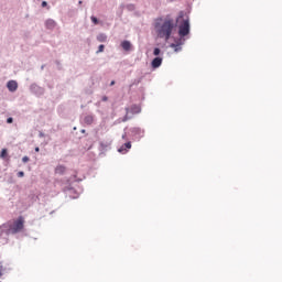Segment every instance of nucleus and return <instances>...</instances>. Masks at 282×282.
<instances>
[{"label": "nucleus", "instance_id": "obj_20", "mask_svg": "<svg viewBox=\"0 0 282 282\" xmlns=\"http://www.w3.org/2000/svg\"><path fill=\"white\" fill-rule=\"evenodd\" d=\"M91 23H94V25H98V23H100V21L98 20V18L96 17H90Z\"/></svg>", "mask_w": 282, "mask_h": 282}, {"label": "nucleus", "instance_id": "obj_41", "mask_svg": "<svg viewBox=\"0 0 282 282\" xmlns=\"http://www.w3.org/2000/svg\"><path fill=\"white\" fill-rule=\"evenodd\" d=\"M41 69H45V65H42V66H41Z\"/></svg>", "mask_w": 282, "mask_h": 282}, {"label": "nucleus", "instance_id": "obj_1", "mask_svg": "<svg viewBox=\"0 0 282 282\" xmlns=\"http://www.w3.org/2000/svg\"><path fill=\"white\" fill-rule=\"evenodd\" d=\"M154 30L159 39H165L169 41L173 30H175V22L172 19L165 20L162 24L160 22L154 23Z\"/></svg>", "mask_w": 282, "mask_h": 282}, {"label": "nucleus", "instance_id": "obj_14", "mask_svg": "<svg viewBox=\"0 0 282 282\" xmlns=\"http://www.w3.org/2000/svg\"><path fill=\"white\" fill-rule=\"evenodd\" d=\"M130 111H131V113H140V111H142V108L138 105H132L130 107Z\"/></svg>", "mask_w": 282, "mask_h": 282}, {"label": "nucleus", "instance_id": "obj_22", "mask_svg": "<svg viewBox=\"0 0 282 282\" xmlns=\"http://www.w3.org/2000/svg\"><path fill=\"white\" fill-rule=\"evenodd\" d=\"M118 153H128V150L124 148V145H122V147H120L119 149H118Z\"/></svg>", "mask_w": 282, "mask_h": 282}, {"label": "nucleus", "instance_id": "obj_43", "mask_svg": "<svg viewBox=\"0 0 282 282\" xmlns=\"http://www.w3.org/2000/svg\"><path fill=\"white\" fill-rule=\"evenodd\" d=\"M127 113H129V108H126Z\"/></svg>", "mask_w": 282, "mask_h": 282}, {"label": "nucleus", "instance_id": "obj_9", "mask_svg": "<svg viewBox=\"0 0 282 282\" xmlns=\"http://www.w3.org/2000/svg\"><path fill=\"white\" fill-rule=\"evenodd\" d=\"M162 61L163 58L161 56L154 57L151 62V67L153 69H158L159 67H162Z\"/></svg>", "mask_w": 282, "mask_h": 282}, {"label": "nucleus", "instance_id": "obj_25", "mask_svg": "<svg viewBox=\"0 0 282 282\" xmlns=\"http://www.w3.org/2000/svg\"><path fill=\"white\" fill-rule=\"evenodd\" d=\"M181 45H182V43H171L170 47L175 50V47H180Z\"/></svg>", "mask_w": 282, "mask_h": 282}, {"label": "nucleus", "instance_id": "obj_16", "mask_svg": "<svg viewBox=\"0 0 282 282\" xmlns=\"http://www.w3.org/2000/svg\"><path fill=\"white\" fill-rule=\"evenodd\" d=\"M97 41H99V43H105L107 41V35L105 33L99 34Z\"/></svg>", "mask_w": 282, "mask_h": 282}, {"label": "nucleus", "instance_id": "obj_45", "mask_svg": "<svg viewBox=\"0 0 282 282\" xmlns=\"http://www.w3.org/2000/svg\"><path fill=\"white\" fill-rule=\"evenodd\" d=\"M76 197H78V196H73V199H76Z\"/></svg>", "mask_w": 282, "mask_h": 282}, {"label": "nucleus", "instance_id": "obj_13", "mask_svg": "<svg viewBox=\"0 0 282 282\" xmlns=\"http://www.w3.org/2000/svg\"><path fill=\"white\" fill-rule=\"evenodd\" d=\"M143 79H144V76L133 79L132 84H130V89L131 87H134V86L138 87V85L141 84Z\"/></svg>", "mask_w": 282, "mask_h": 282}, {"label": "nucleus", "instance_id": "obj_31", "mask_svg": "<svg viewBox=\"0 0 282 282\" xmlns=\"http://www.w3.org/2000/svg\"><path fill=\"white\" fill-rule=\"evenodd\" d=\"M174 52H182V47L181 46H176L175 48H174Z\"/></svg>", "mask_w": 282, "mask_h": 282}, {"label": "nucleus", "instance_id": "obj_39", "mask_svg": "<svg viewBox=\"0 0 282 282\" xmlns=\"http://www.w3.org/2000/svg\"><path fill=\"white\" fill-rule=\"evenodd\" d=\"M32 199L36 200V196L35 195H31Z\"/></svg>", "mask_w": 282, "mask_h": 282}, {"label": "nucleus", "instance_id": "obj_4", "mask_svg": "<svg viewBox=\"0 0 282 282\" xmlns=\"http://www.w3.org/2000/svg\"><path fill=\"white\" fill-rule=\"evenodd\" d=\"M74 182H83V178H76V175L70 176L66 180V186L63 187L64 193H76V189L72 186Z\"/></svg>", "mask_w": 282, "mask_h": 282}, {"label": "nucleus", "instance_id": "obj_38", "mask_svg": "<svg viewBox=\"0 0 282 282\" xmlns=\"http://www.w3.org/2000/svg\"><path fill=\"white\" fill-rule=\"evenodd\" d=\"M127 138V133L122 134V140H124Z\"/></svg>", "mask_w": 282, "mask_h": 282}, {"label": "nucleus", "instance_id": "obj_30", "mask_svg": "<svg viewBox=\"0 0 282 282\" xmlns=\"http://www.w3.org/2000/svg\"><path fill=\"white\" fill-rule=\"evenodd\" d=\"M180 19H184V11H181V12L178 13L177 21H180Z\"/></svg>", "mask_w": 282, "mask_h": 282}, {"label": "nucleus", "instance_id": "obj_12", "mask_svg": "<svg viewBox=\"0 0 282 282\" xmlns=\"http://www.w3.org/2000/svg\"><path fill=\"white\" fill-rule=\"evenodd\" d=\"M121 47L124 50V52L131 51V42L126 40L121 42Z\"/></svg>", "mask_w": 282, "mask_h": 282}, {"label": "nucleus", "instance_id": "obj_15", "mask_svg": "<svg viewBox=\"0 0 282 282\" xmlns=\"http://www.w3.org/2000/svg\"><path fill=\"white\" fill-rule=\"evenodd\" d=\"M85 124H94V116L88 115L84 118Z\"/></svg>", "mask_w": 282, "mask_h": 282}, {"label": "nucleus", "instance_id": "obj_17", "mask_svg": "<svg viewBox=\"0 0 282 282\" xmlns=\"http://www.w3.org/2000/svg\"><path fill=\"white\" fill-rule=\"evenodd\" d=\"M100 151H107V148L109 147L108 142L100 141L99 142Z\"/></svg>", "mask_w": 282, "mask_h": 282}, {"label": "nucleus", "instance_id": "obj_19", "mask_svg": "<svg viewBox=\"0 0 282 282\" xmlns=\"http://www.w3.org/2000/svg\"><path fill=\"white\" fill-rule=\"evenodd\" d=\"M160 54H162V50L160 47H154L153 50V56H160Z\"/></svg>", "mask_w": 282, "mask_h": 282}, {"label": "nucleus", "instance_id": "obj_3", "mask_svg": "<svg viewBox=\"0 0 282 282\" xmlns=\"http://www.w3.org/2000/svg\"><path fill=\"white\" fill-rule=\"evenodd\" d=\"M24 224H25V219L23 218V216H20V217L13 223V225H11L10 227H8L9 235H17V232H21L22 229H23Z\"/></svg>", "mask_w": 282, "mask_h": 282}, {"label": "nucleus", "instance_id": "obj_8", "mask_svg": "<svg viewBox=\"0 0 282 282\" xmlns=\"http://www.w3.org/2000/svg\"><path fill=\"white\" fill-rule=\"evenodd\" d=\"M7 88L9 91H11V94H14V91L19 89V83H17L14 79H11L7 83Z\"/></svg>", "mask_w": 282, "mask_h": 282}, {"label": "nucleus", "instance_id": "obj_11", "mask_svg": "<svg viewBox=\"0 0 282 282\" xmlns=\"http://www.w3.org/2000/svg\"><path fill=\"white\" fill-rule=\"evenodd\" d=\"M67 171V167H65V165H57L56 167H55V173L57 174V175H65V172Z\"/></svg>", "mask_w": 282, "mask_h": 282}, {"label": "nucleus", "instance_id": "obj_24", "mask_svg": "<svg viewBox=\"0 0 282 282\" xmlns=\"http://www.w3.org/2000/svg\"><path fill=\"white\" fill-rule=\"evenodd\" d=\"M184 41H186V37L182 39V37L180 36V39H177V40L175 41V43H181V45H184Z\"/></svg>", "mask_w": 282, "mask_h": 282}, {"label": "nucleus", "instance_id": "obj_36", "mask_svg": "<svg viewBox=\"0 0 282 282\" xmlns=\"http://www.w3.org/2000/svg\"><path fill=\"white\" fill-rule=\"evenodd\" d=\"M113 85H116V80L110 82V87H113Z\"/></svg>", "mask_w": 282, "mask_h": 282}, {"label": "nucleus", "instance_id": "obj_37", "mask_svg": "<svg viewBox=\"0 0 282 282\" xmlns=\"http://www.w3.org/2000/svg\"><path fill=\"white\" fill-rule=\"evenodd\" d=\"M39 151H41V148L36 147L35 148V153H39Z\"/></svg>", "mask_w": 282, "mask_h": 282}, {"label": "nucleus", "instance_id": "obj_44", "mask_svg": "<svg viewBox=\"0 0 282 282\" xmlns=\"http://www.w3.org/2000/svg\"><path fill=\"white\" fill-rule=\"evenodd\" d=\"M85 132H86V130H85V129H83V130H82V133H85Z\"/></svg>", "mask_w": 282, "mask_h": 282}, {"label": "nucleus", "instance_id": "obj_5", "mask_svg": "<svg viewBox=\"0 0 282 282\" xmlns=\"http://www.w3.org/2000/svg\"><path fill=\"white\" fill-rule=\"evenodd\" d=\"M31 94H34V96H43L45 94V88L39 86L36 83L31 84L30 86Z\"/></svg>", "mask_w": 282, "mask_h": 282}, {"label": "nucleus", "instance_id": "obj_35", "mask_svg": "<svg viewBox=\"0 0 282 282\" xmlns=\"http://www.w3.org/2000/svg\"><path fill=\"white\" fill-rule=\"evenodd\" d=\"M3 265L0 264V276H2Z\"/></svg>", "mask_w": 282, "mask_h": 282}, {"label": "nucleus", "instance_id": "obj_26", "mask_svg": "<svg viewBox=\"0 0 282 282\" xmlns=\"http://www.w3.org/2000/svg\"><path fill=\"white\" fill-rule=\"evenodd\" d=\"M22 162L23 164H28V162H30V156H23Z\"/></svg>", "mask_w": 282, "mask_h": 282}, {"label": "nucleus", "instance_id": "obj_18", "mask_svg": "<svg viewBox=\"0 0 282 282\" xmlns=\"http://www.w3.org/2000/svg\"><path fill=\"white\" fill-rule=\"evenodd\" d=\"M1 160H6L8 158V149H2L0 152Z\"/></svg>", "mask_w": 282, "mask_h": 282}, {"label": "nucleus", "instance_id": "obj_27", "mask_svg": "<svg viewBox=\"0 0 282 282\" xmlns=\"http://www.w3.org/2000/svg\"><path fill=\"white\" fill-rule=\"evenodd\" d=\"M12 122H14V118L9 117V118L7 119V124H12Z\"/></svg>", "mask_w": 282, "mask_h": 282}, {"label": "nucleus", "instance_id": "obj_6", "mask_svg": "<svg viewBox=\"0 0 282 282\" xmlns=\"http://www.w3.org/2000/svg\"><path fill=\"white\" fill-rule=\"evenodd\" d=\"M131 135L135 138V140H142V137L144 135V129L134 127L130 129Z\"/></svg>", "mask_w": 282, "mask_h": 282}, {"label": "nucleus", "instance_id": "obj_23", "mask_svg": "<svg viewBox=\"0 0 282 282\" xmlns=\"http://www.w3.org/2000/svg\"><path fill=\"white\" fill-rule=\"evenodd\" d=\"M126 151H129V149H131V141H128L123 144Z\"/></svg>", "mask_w": 282, "mask_h": 282}, {"label": "nucleus", "instance_id": "obj_33", "mask_svg": "<svg viewBox=\"0 0 282 282\" xmlns=\"http://www.w3.org/2000/svg\"><path fill=\"white\" fill-rule=\"evenodd\" d=\"M42 8H47V1H42Z\"/></svg>", "mask_w": 282, "mask_h": 282}, {"label": "nucleus", "instance_id": "obj_42", "mask_svg": "<svg viewBox=\"0 0 282 282\" xmlns=\"http://www.w3.org/2000/svg\"><path fill=\"white\" fill-rule=\"evenodd\" d=\"M56 65H61V62L56 61Z\"/></svg>", "mask_w": 282, "mask_h": 282}, {"label": "nucleus", "instance_id": "obj_21", "mask_svg": "<svg viewBox=\"0 0 282 282\" xmlns=\"http://www.w3.org/2000/svg\"><path fill=\"white\" fill-rule=\"evenodd\" d=\"M102 52H105V44H100V45L98 46V50H97L96 54H100V53H102Z\"/></svg>", "mask_w": 282, "mask_h": 282}, {"label": "nucleus", "instance_id": "obj_32", "mask_svg": "<svg viewBox=\"0 0 282 282\" xmlns=\"http://www.w3.org/2000/svg\"><path fill=\"white\" fill-rule=\"evenodd\" d=\"M101 100H102V102H107V100H109V97L108 96H104Z\"/></svg>", "mask_w": 282, "mask_h": 282}, {"label": "nucleus", "instance_id": "obj_2", "mask_svg": "<svg viewBox=\"0 0 282 282\" xmlns=\"http://www.w3.org/2000/svg\"><path fill=\"white\" fill-rule=\"evenodd\" d=\"M191 34V21L187 19H184L180 25H178V36L181 39H186Z\"/></svg>", "mask_w": 282, "mask_h": 282}, {"label": "nucleus", "instance_id": "obj_7", "mask_svg": "<svg viewBox=\"0 0 282 282\" xmlns=\"http://www.w3.org/2000/svg\"><path fill=\"white\" fill-rule=\"evenodd\" d=\"M8 237H10V230H8V225L3 224L0 226V239L8 241Z\"/></svg>", "mask_w": 282, "mask_h": 282}, {"label": "nucleus", "instance_id": "obj_34", "mask_svg": "<svg viewBox=\"0 0 282 282\" xmlns=\"http://www.w3.org/2000/svg\"><path fill=\"white\" fill-rule=\"evenodd\" d=\"M39 138H45V133H43L42 131L39 132Z\"/></svg>", "mask_w": 282, "mask_h": 282}, {"label": "nucleus", "instance_id": "obj_40", "mask_svg": "<svg viewBox=\"0 0 282 282\" xmlns=\"http://www.w3.org/2000/svg\"><path fill=\"white\" fill-rule=\"evenodd\" d=\"M78 4H79V6L83 4V0H79V1H78Z\"/></svg>", "mask_w": 282, "mask_h": 282}, {"label": "nucleus", "instance_id": "obj_29", "mask_svg": "<svg viewBox=\"0 0 282 282\" xmlns=\"http://www.w3.org/2000/svg\"><path fill=\"white\" fill-rule=\"evenodd\" d=\"M18 177H25V172L23 171L18 172Z\"/></svg>", "mask_w": 282, "mask_h": 282}, {"label": "nucleus", "instance_id": "obj_10", "mask_svg": "<svg viewBox=\"0 0 282 282\" xmlns=\"http://www.w3.org/2000/svg\"><path fill=\"white\" fill-rule=\"evenodd\" d=\"M45 28L47 30H54V28H56V21L52 20V19H47L45 21Z\"/></svg>", "mask_w": 282, "mask_h": 282}, {"label": "nucleus", "instance_id": "obj_28", "mask_svg": "<svg viewBox=\"0 0 282 282\" xmlns=\"http://www.w3.org/2000/svg\"><path fill=\"white\" fill-rule=\"evenodd\" d=\"M128 120H131V117H129V115H126L122 119V122H127Z\"/></svg>", "mask_w": 282, "mask_h": 282}]
</instances>
